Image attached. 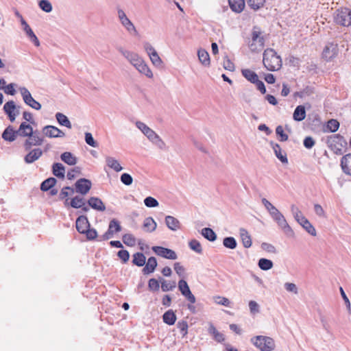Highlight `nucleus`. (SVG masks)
<instances>
[{"mask_svg":"<svg viewBox=\"0 0 351 351\" xmlns=\"http://www.w3.org/2000/svg\"><path fill=\"white\" fill-rule=\"evenodd\" d=\"M306 117L305 108L302 105L298 106L293 114V118L296 121H302Z\"/></svg>","mask_w":351,"mask_h":351,"instance_id":"nucleus-33","label":"nucleus"},{"mask_svg":"<svg viewBox=\"0 0 351 351\" xmlns=\"http://www.w3.org/2000/svg\"><path fill=\"white\" fill-rule=\"evenodd\" d=\"M339 53L338 45L335 43H328L322 51V58L329 62L335 58Z\"/></svg>","mask_w":351,"mask_h":351,"instance_id":"nucleus-7","label":"nucleus"},{"mask_svg":"<svg viewBox=\"0 0 351 351\" xmlns=\"http://www.w3.org/2000/svg\"><path fill=\"white\" fill-rule=\"evenodd\" d=\"M157 227V223L152 217H146L143 223V230L146 232H154Z\"/></svg>","mask_w":351,"mask_h":351,"instance_id":"nucleus-26","label":"nucleus"},{"mask_svg":"<svg viewBox=\"0 0 351 351\" xmlns=\"http://www.w3.org/2000/svg\"><path fill=\"white\" fill-rule=\"evenodd\" d=\"M263 64L265 67L271 71L279 70L282 66L281 58L273 49H267L263 53Z\"/></svg>","mask_w":351,"mask_h":351,"instance_id":"nucleus-1","label":"nucleus"},{"mask_svg":"<svg viewBox=\"0 0 351 351\" xmlns=\"http://www.w3.org/2000/svg\"><path fill=\"white\" fill-rule=\"evenodd\" d=\"M85 204V201L83 197L80 196H75L71 199L70 205L74 208H80Z\"/></svg>","mask_w":351,"mask_h":351,"instance_id":"nucleus-49","label":"nucleus"},{"mask_svg":"<svg viewBox=\"0 0 351 351\" xmlns=\"http://www.w3.org/2000/svg\"><path fill=\"white\" fill-rule=\"evenodd\" d=\"M85 141L88 145L93 147H97L98 146L97 143L94 140L93 135L90 132L85 133Z\"/></svg>","mask_w":351,"mask_h":351,"instance_id":"nucleus-62","label":"nucleus"},{"mask_svg":"<svg viewBox=\"0 0 351 351\" xmlns=\"http://www.w3.org/2000/svg\"><path fill=\"white\" fill-rule=\"evenodd\" d=\"M83 234H85L86 239L90 241L94 240L97 237V232L94 228H88Z\"/></svg>","mask_w":351,"mask_h":351,"instance_id":"nucleus-60","label":"nucleus"},{"mask_svg":"<svg viewBox=\"0 0 351 351\" xmlns=\"http://www.w3.org/2000/svg\"><path fill=\"white\" fill-rule=\"evenodd\" d=\"M341 167L345 173L351 176V154H348L341 158Z\"/></svg>","mask_w":351,"mask_h":351,"instance_id":"nucleus-22","label":"nucleus"},{"mask_svg":"<svg viewBox=\"0 0 351 351\" xmlns=\"http://www.w3.org/2000/svg\"><path fill=\"white\" fill-rule=\"evenodd\" d=\"M132 263L135 265L142 267L146 263V257L143 253L136 252L133 254Z\"/></svg>","mask_w":351,"mask_h":351,"instance_id":"nucleus-40","label":"nucleus"},{"mask_svg":"<svg viewBox=\"0 0 351 351\" xmlns=\"http://www.w3.org/2000/svg\"><path fill=\"white\" fill-rule=\"evenodd\" d=\"M150 60L152 62V64L156 66H160L162 63V61L160 56H158V53L156 52L149 56Z\"/></svg>","mask_w":351,"mask_h":351,"instance_id":"nucleus-64","label":"nucleus"},{"mask_svg":"<svg viewBox=\"0 0 351 351\" xmlns=\"http://www.w3.org/2000/svg\"><path fill=\"white\" fill-rule=\"evenodd\" d=\"M189 246L191 250L195 252L196 253H197V254L202 253V245L197 240L193 239V240L190 241L189 243Z\"/></svg>","mask_w":351,"mask_h":351,"instance_id":"nucleus-50","label":"nucleus"},{"mask_svg":"<svg viewBox=\"0 0 351 351\" xmlns=\"http://www.w3.org/2000/svg\"><path fill=\"white\" fill-rule=\"evenodd\" d=\"M148 287L152 291H157L159 290V282L155 278H151L148 282Z\"/></svg>","mask_w":351,"mask_h":351,"instance_id":"nucleus-61","label":"nucleus"},{"mask_svg":"<svg viewBox=\"0 0 351 351\" xmlns=\"http://www.w3.org/2000/svg\"><path fill=\"white\" fill-rule=\"evenodd\" d=\"M178 289L182 295L191 303L187 306L188 309L191 312L195 313V307L193 304L195 303L196 299L194 295L191 293L187 282L183 279L180 280L178 282Z\"/></svg>","mask_w":351,"mask_h":351,"instance_id":"nucleus-4","label":"nucleus"},{"mask_svg":"<svg viewBox=\"0 0 351 351\" xmlns=\"http://www.w3.org/2000/svg\"><path fill=\"white\" fill-rule=\"evenodd\" d=\"M251 342L261 351H272L275 349L274 340L269 337L256 336L251 339Z\"/></svg>","mask_w":351,"mask_h":351,"instance_id":"nucleus-2","label":"nucleus"},{"mask_svg":"<svg viewBox=\"0 0 351 351\" xmlns=\"http://www.w3.org/2000/svg\"><path fill=\"white\" fill-rule=\"evenodd\" d=\"M119 52L121 55L127 59V60L134 67L141 61L142 58L136 53L125 50L123 49H120Z\"/></svg>","mask_w":351,"mask_h":351,"instance_id":"nucleus-16","label":"nucleus"},{"mask_svg":"<svg viewBox=\"0 0 351 351\" xmlns=\"http://www.w3.org/2000/svg\"><path fill=\"white\" fill-rule=\"evenodd\" d=\"M44 138L40 136L38 130H35L32 135H30L25 141L23 146L25 150H29L32 146H39L43 143Z\"/></svg>","mask_w":351,"mask_h":351,"instance_id":"nucleus-10","label":"nucleus"},{"mask_svg":"<svg viewBox=\"0 0 351 351\" xmlns=\"http://www.w3.org/2000/svg\"><path fill=\"white\" fill-rule=\"evenodd\" d=\"M177 328L180 330L182 337L188 333V324L186 321L182 320L177 323Z\"/></svg>","mask_w":351,"mask_h":351,"instance_id":"nucleus-58","label":"nucleus"},{"mask_svg":"<svg viewBox=\"0 0 351 351\" xmlns=\"http://www.w3.org/2000/svg\"><path fill=\"white\" fill-rule=\"evenodd\" d=\"M265 39L263 32L257 27H254L252 32V38L249 43V47L253 52L260 51L264 47Z\"/></svg>","mask_w":351,"mask_h":351,"instance_id":"nucleus-3","label":"nucleus"},{"mask_svg":"<svg viewBox=\"0 0 351 351\" xmlns=\"http://www.w3.org/2000/svg\"><path fill=\"white\" fill-rule=\"evenodd\" d=\"M19 136L17 130H15L12 125L8 126L2 134V138L5 141L13 142Z\"/></svg>","mask_w":351,"mask_h":351,"instance_id":"nucleus-19","label":"nucleus"},{"mask_svg":"<svg viewBox=\"0 0 351 351\" xmlns=\"http://www.w3.org/2000/svg\"><path fill=\"white\" fill-rule=\"evenodd\" d=\"M106 165L110 169H113L116 172H119L123 170V167L120 165L119 162L113 157L106 156Z\"/></svg>","mask_w":351,"mask_h":351,"instance_id":"nucleus-31","label":"nucleus"},{"mask_svg":"<svg viewBox=\"0 0 351 351\" xmlns=\"http://www.w3.org/2000/svg\"><path fill=\"white\" fill-rule=\"evenodd\" d=\"M202 236L210 241H215L217 239V234L210 228H204L202 230Z\"/></svg>","mask_w":351,"mask_h":351,"instance_id":"nucleus-42","label":"nucleus"},{"mask_svg":"<svg viewBox=\"0 0 351 351\" xmlns=\"http://www.w3.org/2000/svg\"><path fill=\"white\" fill-rule=\"evenodd\" d=\"M278 224L280 228L284 232V233L289 237H294V232L290 226L288 224L284 215L280 212L275 217L272 218Z\"/></svg>","mask_w":351,"mask_h":351,"instance_id":"nucleus-8","label":"nucleus"},{"mask_svg":"<svg viewBox=\"0 0 351 351\" xmlns=\"http://www.w3.org/2000/svg\"><path fill=\"white\" fill-rule=\"evenodd\" d=\"M223 245L226 248L234 250L237 246V242L236 239L232 237H225L223 240Z\"/></svg>","mask_w":351,"mask_h":351,"instance_id":"nucleus-45","label":"nucleus"},{"mask_svg":"<svg viewBox=\"0 0 351 351\" xmlns=\"http://www.w3.org/2000/svg\"><path fill=\"white\" fill-rule=\"evenodd\" d=\"M56 179L54 178H49L44 180L40 184V189L43 191H47L50 190L56 184Z\"/></svg>","mask_w":351,"mask_h":351,"instance_id":"nucleus-41","label":"nucleus"},{"mask_svg":"<svg viewBox=\"0 0 351 351\" xmlns=\"http://www.w3.org/2000/svg\"><path fill=\"white\" fill-rule=\"evenodd\" d=\"M339 127V123L335 119H330L328 121L326 128L331 132H336Z\"/></svg>","mask_w":351,"mask_h":351,"instance_id":"nucleus-55","label":"nucleus"},{"mask_svg":"<svg viewBox=\"0 0 351 351\" xmlns=\"http://www.w3.org/2000/svg\"><path fill=\"white\" fill-rule=\"evenodd\" d=\"M261 201L272 218L280 213V211L266 198H263Z\"/></svg>","mask_w":351,"mask_h":351,"instance_id":"nucleus-38","label":"nucleus"},{"mask_svg":"<svg viewBox=\"0 0 351 351\" xmlns=\"http://www.w3.org/2000/svg\"><path fill=\"white\" fill-rule=\"evenodd\" d=\"M160 282L161 283L162 290L165 292L173 290L176 286V282L174 281L170 282L167 281L163 278H160Z\"/></svg>","mask_w":351,"mask_h":351,"instance_id":"nucleus-47","label":"nucleus"},{"mask_svg":"<svg viewBox=\"0 0 351 351\" xmlns=\"http://www.w3.org/2000/svg\"><path fill=\"white\" fill-rule=\"evenodd\" d=\"M3 110L7 115L10 114L16 113V106L14 101H9L6 102L3 106Z\"/></svg>","mask_w":351,"mask_h":351,"instance_id":"nucleus-44","label":"nucleus"},{"mask_svg":"<svg viewBox=\"0 0 351 351\" xmlns=\"http://www.w3.org/2000/svg\"><path fill=\"white\" fill-rule=\"evenodd\" d=\"M163 322L169 325H173L176 321V315L173 310L170 309L166 311L162 315Z\"/></svg>","mask_w":351,"mask_h":351,"instance_id":"nucleus-36","label":"nucleus"},{"mask_svg":"<svg viewBox=\"0 0 351 351\" xmlns=\"http://www.w3.org/2000/svg\"><path fill=\"white\" fill-rule=\"evenodd\" d=\"M328 146L336 153L341 151L347 144L346 140L339 134H334L330 136L327 141Z\"/></svg>","mask_w":351,"mask_h":351,"instance_id":"nucleus-9","label":"nucleus"},{"mask_svg":"<svg viewBox=\"0 0 351 351\" xmlns=\"http://www.w3.org/2000/svg\"><path fill=\"white\" fill-rule=\"evenodd\" d=\"M121 25L125 28L128 33L133 36H138V32L129 18L120 23Z\"/></svg>","mask_w":351,"mask_h":351,"instance_id":"nucleus-25","label":"nucleus"},{"mask_svg":"<svg viewBox=\"0 0 351 351\" xmlns=\"http://www.w3.org/2000/svg\"><path fill=\"white\" fill-rule=\"evenodd\" d=\"M121 230V227L119 222L115 219H112L108 226V230L99 237V241H106L112 238L114 233L119 232Z\"/></svg>","mask_w":351,"mask_h":351,"instance_id":"nucleus-11","label":"nucleus"},{"mask_svg":"<svg viewBox=\"0 0 351 351\" xmlns=\"http://www.w3.org/2000/svg\"><path fill=\"white\" fill-rule=\"evenodd\" d=\"M43 155V151L40 148L33 149L25 155L24 160L27 164H32L38 160Z\"/></svg>","mask_w":351,"mask_h":351,"instance_id":"nucleus-18","label":"nucleus"},{"mask_svg":"<svg viewBox=\"0 0 351 351\" xmlns=\"http://www.w3.org/2000/svg\"><path fill=\"white\" fill-rule=\"evenodd\" d=\"M291 211L295 219L298 222H302L306 217L303 215L300 209L295 205H291Z\"/></svg>","mask_w":351,"mask_h":351,"instance_id":"nucleus-46","label":"nucleus"},{"mask_svg":"<svg viewBox=\"0 0 351 351\" xmlns=\"http://www.w3.org/2000/svg\"><path fill=\"white\" fill-rule=\"evenodd\" d=\"M335 22L340 25L348 27L351 25V10L343 8L337 10L334 15Z\"/></svg>","mask_w":351,"mask_h":351,"instance_id":"nucleus-5","label":"nucleus"},{"mask_svg":"<svg viewBox=\"0 0 351 351\" xmlns=\"http://www.w3.org/2000/svg\"><path fill=\"white\" fill-rule=\"evenodd\" d=\"M143 269V273L144 274H149L153 273L157 267L156 258L154 256L149 257Z\"/></svg>","mask_w":351,"mask_h":351,"instance_id":"nucleus-23","label":"nucleus"},{"mask_svg":"<svg viewBox=\"0 0 351 351\" xmlns=\"http://www.w3.org/2000/svg\"><path fill=\"white\" fill-rule=\"evenodd\" d=\"M265 0H247L248 5L254 10H258L264 5Z\"/></svg>","mask_w":351,"mask_h":351,"instance_id":"nucleus-54","label":"nucleus"},{"mask_svg":"<svg viewBox=\"0 0 351 351\" xmlns=\"http://www.w3.org/2000/svg\"><path fill=\"white\" fill-rule=\"evenodd\" d=\"M152 250L158 256L167 259L176 260L178 258L176 252L169 248L161 246H153Z\"/></svg>","mask_w":351,"mask_h":351,"instance_id":"nucleus-12","label":"nucleus"},{"mask_svg":"<svg viewBox=\"0 0 351 351\" xmlns=\"http://www.w3.org/2000/svg\"><path fill=\"white\" fill-rule=\"evenodd\" d=\"M229 5L231 10L237 13H240L245 8L244 0H228Z\"/></svg>","mask_w":351,"mask_h":351,"instance_id":"nucleus-30","label":"nucleus"},{"mask_svg":"<svg viewBox=\"0 0 351 351\" xmlns=\"http://www.w3.org/2000/svg\"><path fill=\"white\" fill-rule=\"evenodd\" d=\"M88 206L92 208L99 210V211H104L106 210V206L104 204L103 202L98 197H92L88 200Z\"/></svg>","mask_w":351,"mask_h":351,"instance_id":"nucleus-24","label":"nucleus"},{"mask_svg":"<svg viewBox=\"0 0 351 351\" xmlns=\"http://www.w3.org/2000/svg\"><path fill=\"white\" fill-rule=\"evenodd\" d=\"M17 132L20 136L28 137L29 136L32 135L34 131L29 124L26 122H23L17 130Z\"/></svg>","mask_w":351,"mask_h":351,"instance_id":"nucleus-21","label":"nucleus"},{"mask_svg":"<svg viewBox=\"0 0 351 351\" xmlns=\"http://www.w3.org/2000/svg\"><path fill=\"white\" fill-rule=\"evenodd\" d=\"M241 73L243 76L249 82L254 84L256 81H258V75L253 71L249 69H244L241 70Z\"/></svg>","mask_w":351,"mask_h":351,"instance_id":"nucleus-37","label":"nucleus"},{"mask_svg":"<svg viewBox=\"0 0 351 351\" xmlns=\"http://www.w3.org/2000/svg\"><path fill=\"white\" fill-rule=\"evenodd\" d=\"M145 136L153 145L156 146L158 149L161 150L166 149V143L152 129L150 128L145 134Z\"/></svg>","mask_w":351,"mask_h":351,"instance_id":"nucleus-13","label":"nucleus"},{"mask_svg":"<svg viewBox=\"0 0 351 351\" xmlns=\"http://www.w3.org/2000/svg\"><path fill=\"white\" fill-rule=\"evenodd\" d=\"M165 223L168 228L173 231H176L180 228L179 220L171 215L166 216Z\"/></svg>","mask_w":351,"mask_h":351,"instance_id":"nucleus-27","label":"nucleus"},{"mask_svg":"<svg viewBox=\"0 0 351 351\" xmlns=\"http://www.w3.org/2000/svg\"><path fill=\"white\" fill-rule=\"evenodd\" d=\"M91 182L86 178H80L75 184V191L82 195H86L88 193L91 188Z\"/></svg>","mask_w":351,"mask_h":351,"instance_id":"nucleus-15","label":"nucleus"},{"mask_svg":"<svg viewBox=\"0 0 351 351\" xmlns=\"http://www.w3.org/2000/svg\"><path fill=\"white\" fill-rule=\"evenodd\" d=\"M197 56L199 62L205 66H208L210 64L208 53L203 49L197 51Z\"/></svg>","mask_w":351,"mask_h":351,"instance_id":"nucleus-35","label":"nucleus"},{"mask_svg":"<svg viewBox=\"0 0 351 351\" xmlns=\"http://www.w3.org/2000/svg\"><path fill=\"white\" fill-rule=\"evenodd\" d=\"M223 68L226 70L233 71L234 70V63L228 58V56L224 57L223 59Z\"/></svg>","mask_w":351,"mask_h":351,"instance_id":"nucleus-63","label":"nucleus"},{"mask_svg":"<svg viewBox=\"0 0 351 351\" xmlns=\"http://www.w3.org/2000/svg\"><path fill=\"white\" fill-rule=\"evenodd\" d=\"M258 265L262 270L267 271L273 267V262L269 259L262 258L259 259Z\"/></svg>","mask_w":351,"mask_h":351,"instance_id":"nucleus-48","label":"nucleus"},{"mask_svg":"<svg viewBox=\"0 0 351 351\" xmlns=\"http://www.w3.org/2000/svg\"><path fill=\"white\" fill-rule=\"evenodd\" d=\"M271 146L276 156L281 161L283 164L288 163V159L286 153L283 152L280 146L278 143L271 142Z\"/></svg>","mask_w":351,"mask_h":351,"instance_id":"nucleus-20","label":"nucleus"},{"mask_svg":"<svg viewBox=\"0 0 351 351\" xmlns=\"http://www.w3.org/2000/svg\"><path fill=\"white\" fill-rule=\"evenodd\" d=\"M19 90L23 97V100L26 105L36 110H40L41 104L32 97L30 92L27 88L20 87Z\"/></svg>","mask_w":351,"mask_h":351,"instance_id":"nucleus-6","label":"nucleus"},{"mask_svg":"<svg viewBox=\"0 0 351 351\" xmlns=\"http://www.w3.org/2000/svg\"><path fill=\"white\" fill-rule=\"evenodd\" d=\"M120 180H121V182L126 185V186H130L132 184V182H133V178L131 176V175H130L129 173H123L121 176V178H120Z\"/></svg>","mask_w":351,"mask_h":351,"instance_id":"nucleus-59","label":"nucleus"},{"mask_svg":"<svg viewBox=\"0 0 351 351\" xmlns=\"http://www.w3.org/2000/svg\"><path fill=\"white\" fill-rule=\"evenodd\" d=\"M138 71L149 78L153 77V73L147 64L142 59L141 61L135 66Z\"/></svg>","mask_w":351,"mask_h":351,"instance_id":"nucleus-29","label":"nucleus"},{"mask_svg":"<svg viewBox=\"0 0 351 351\" xmlns=\"http://www.w3.org/2000/svg\"><path fill=\"white\" fill-rule=\"evenodd\" d=\"M74 193V190L73 188L70 186H64L62 189L60 194H59V198L60 199H63L68 197L69 195H72Z\"/></svg>","mask_w":351,"mask_h":351,"instance_id":"nucleus-56","label":"nucleus"},{"mask_svg":"<svg viewBox=\"0 0 351 351\" xmlns=\"http://www.w3.org/2000/svg\"><path fill=\"white\" fill-rule=\"evenodd\" d=\"M144 204L148 208H155L159 205L158 200L151 196L147 197L144 199Z\"/></svg>","mask_w":351,"mask_h":351,"instance_id":"nucleus-57","label":"nucleus"},{"mask_svg":"<svg viewBox=\"0 0 351 351\" xmlns=\"http://www.w3.org/2000/svg\"><path fill=\"white\" fill-rule=\"evenodd\" d=\"M299 223L308 234L312 236H316V230L315 228L306 218H305L302 222H300Z\"/></svg>","mask_w":351,"mask_h":351,"instance_id":"nucleus-43","label":"nucleus"},{"mask_svg":"<svg viewBox=\"0 0 351 351\" xmlns=\"http://www.w3.org/2000/svg\"><path fill=\"white\" fill-rule=\"evenodd\" d=\"M42 132L44 136L48 138H62L65 136L64 132L53 125H49L45 126L43 128Z\"/></svg>","mask_w":351,"mask_h":351,"instance_id":"nucleus-14","label":"nucleus"},{"mask_svg":"<svg viewBox=\"0 0 351 351\" xmlns=\"http://www.w3.org/2000/svg\"><path fill=\"white\" fill-rule=\"evenodd\" d=\"M76 229L80 234H84L85 231L90 228V223L86 216H79L75 222Z\"/></svg>","mask_w":351,"mask_h":351,"instance_id":"nucleus-17","label":"nucleus"},{"mask_svg":"<svg viewBox=\"0 0 351 351\" xmlns=\"http://www.w3.org/2000/svg\"><path fill=\"white\" fill-rule=\"evenodd\" d=\"M208 331L213 335L214 339L218 342H222L224 341L223 335L217 331V330L213 326H210Z\"/></svg>","mask_w":351,"mask_h":351,"instance_id":"nucleus-51","label":"nucleus"},{"mask_svg":"<svg viewBox=\"0 0 351 351\" xmlns=\"http://www.w3.org/2000/svg\"><path fill=\"white\" fill-rule=\"evenodd\" d=\"M52 173L58 178L64 179L65 177V167L60 162H55L52 165Z\"/></svg>","mask_w":351,"mask_h":351,"instance_id":"nucleus-28","label":"nucleus"},{"mask_svg":"<svg viewBox=\"0 0 351 351\" xmlns=\"http://www.w3.org/2000/svg\"><path fill=\"white\" fill-rule=\"evenodd\" d=\"M40 8L45 12H51L52 10V5L48 0H40L38 3Z\"/></svg>","mask_w":351,"mask_h":351,"instance_id":"nucleus-53","label":"nucleus"},{"mask_svg":"<svg viewBox=\"0 0 351 351\" xmlns=\"http://www.w3.org/2000/svg\"><path fill=\"white\" fill-rule=\"evenodd\" d=\"M123 242L128 246H134L136 239L132 234H125L122 237Z\"/></svg>","mask_w":351,"mask_h":351,"instance_id":"nucleus-52","label":"nucleus"},{"mask_svg":"<svg viewBox=\"0 0 351 351\" xmlns=\"http://www.w3.org/2000/svg\"><path fill=\"white\" fill-rule=\"evenodd\" d=\"M240 237L244 247L249 248L252 246V242L251 237L245 229H240Z\"/></svg>","mask_w":351,"mask_h":351,"instance_id":"nucleus-34","label":"nucleus"},{"mask_svg":"<svg viewBox=\"0 0 351 351\" xmlns=\"http://www.w3.org/2000/svg\"><path fill=\"white\" fill-rule=\"evenodd\" d=\"M61 160L69 165H75L77 162V158L70 152H65L60 155Z\"/></svg>","mask_w":351,"mask_h":351,"instance_id":"nucleus-32","label":"nucleus"},{"mask_svg":"<svg viewBox=\"0 0 351 351\" xmlns=\"http://www.w3.org/2000/svg\"><path fill=\"white\" fill-rule=\"evenodd\" d=\"M57 121L60 125L65 126L69 129L72 128V125L68 117L61 112L56 114Z\"/></svg>","mask_w":351,"mask_h":351,"instance_id":"nucleus-39","label":"nucleus"}]
</instances>
